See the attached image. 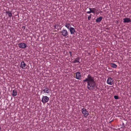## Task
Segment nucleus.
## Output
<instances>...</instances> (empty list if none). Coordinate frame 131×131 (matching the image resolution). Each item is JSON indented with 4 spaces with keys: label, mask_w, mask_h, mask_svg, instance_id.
Listing matches in <instances>:
<instances>
[{
    "label": "nucleus",
    "mask_w": 131,
    "mask_h": 131,
    "mask_svg": "<svg viewBox=\"0 0 131 131\" xmlns=\"http://www.w3.org/2000/svg\"><path fill=\"white\" fill-rule=\"evenodd\" d=\"M84 82H87V88L90 90H95L97 88L96 84L94 80V78L89 74L85 80Z\"/></svg>",
    "instance_id": "nucleus-1"
},
{
    "label": "nucleus",
    "mask_w": 131,
    "mask_h": 131,
    "mask_svg": "<svg viewBox=\"0 0 131 131\" xmlns=\"http://www.w3.org/2000/svg\"><path fill=\"white\" fill-rule=\"evenodd\" d=\"M49 100V98L47 96H43L41 100V102L44 104L48 102Z\"/></svg>",
    "instance_id": "nucleus-2"
},
{
    "label": "nucleus",
    "mask_w": 131,
    "mask_h": 131,
    "mask_svg": "<svg viewBox=\"0 0 131 131\" xmlns=\"http://www.w3.org/2000/svg\"><path fill=\"white\" fill-rule=\"evenodd\" d=\"M81 112L83 114L85 117H86L89 114L88 111L84 108L82 109Z\"/></svg>",
    "instance_id": "nucleus-3"
},
{
    "label": "nucleus",
    "mask_w": 131,
    "mask_h": 131,
    "mask_svg": "<svg viewBox=\"0 0 131 131\" xmlns=\"http://www.w3.org/2000/svg\"><path fill=\"white\" fill-rule=\"evenodd\" d=\"M61 35L64 37H66L68 35L67 31L65 29H63L61 32Z\"/></svg>",
    "instance_id": "nucleus-4"
},
{
    "label": "nucleus",
    "mask_w": 131,
    "mask_h": 131,
    "mask_svg": "<svg viewBox=\"0 0 131 131\" xmlns=\"http://www.w3.org/2000/svg\"><path fill=\"white\" fill-rule=\"evenodd\" d=\"M107 83L109 85H112L114 84V80L112 78L109 77L107 79Z\"/></svg>",
    "instance_id": "nucleus-5"
},
{
    "label": "nucleus",
    "mask_w": 131,
    "mask_h": 131,
    "mask_svg": "<svg viewBox=\"0 0 131 131\" xmlns=\"http://www.w3.org/2000/svg\"><path fill=\"white\" fill-rule=\"evenodd\" d=\"M19 47L22 49H25L27 47L26 45L24 43H20L18 44Z\"/></svg>",
    "instance_id": "nucleus-6"
},
{
    "label": "nucleus",
    "mask_w": 131,
    "mask_h": 131,
    "mask_svg": "<svg viewBox=\"0 0 131 131\" xmlns=\"http://www.w3.org/2000/svg\"><path fill=\"white\" fill-rule=\"evenodd\" d=\"M26 66V65L25 63L24 62L22 61L21 62L20 67L22 69H25Z\"/></svg>",
    "instance_id": "nucleus-7"
},
{
    "label": "nucleus",
    "mask_w": 131,
    "mask_h": 131,
    "mask_svg": "<svg viewBox=\"0 0 131 131\" xmlns=\"http://www.w3.org/2000/svg\"><path fill=\"white\" fill-rule=\"evenodd\" d=\"M124 23H128L131 21L130 19L129 18H125L123 19Z\"/></svg>",
    "instance_id": "nucleus-8"
},
{
    "label": "nucleus",
    "mask_w": 131,
    "mask_h": 131,
    "mask_svg": "<svg viewBox=\"0 0 131 131\" xmlns=\"http://www.w3.org/2000/svg\"><path fill=\"white\" fill-rule=\"evenodd\" d=\"M69 30H70V34L72 35L74 34L75 32L74 28L73 27H71Z\"/></svg>",
    "instance_id": "nucleus-9"
},
{
    "label": "nucleus",
    "mask_w": 131,
    "mask_h": 131,
    "mask_svg": "<svg viewBox=\"0 0 131 131\" xmlns=\"http://www.w3.org/2000/svg\"><path fill=\"white\" fill-rule=\"evenodd\" d=\"M81 77V74L79 72H77L76 73V78L78 80H80Z\"/></svg>",
    "instance_id": "nucleus-10"
},
{
    "label": "nucleus",
    "mask_w": 131,
    "mask_h": 131,
    "mask_svg": "<svg viewBox=\"0 0 131 131\" xmlns=\"http://www.w3.org/2000/svg\"><path fill=\"white\" fill-rule=\"evenodd\" d=\"M65 26L68 29L71 27V26L69 23H66L65 24Z\"/></svg>",
    "instance_id": "nucleus-11"
},
{
    "label": "nucleus",
    "mask_w": 131,
    "mask_h": 131,
    "mask_svg": "<svg viewBox=\"0 0 131 131\" xmlns=\"http://www.w3.org/2000/svg\"><path fill=\"white\" fill-rule=\"evenodd\" d=\"M79 58L78 57L76 59H74V61H72V62L74 63H75L77 62H79V63H80V62L79 61Z\"/></svg>",
    "instance_id": "nucleus-12"
},
{
    "label": "nucleus",
    "mask_w": 131,
    "mask_h": 131,
    "mask_svg": "<svg viewBox=\"0 0 131 131\" xmlns=\"http://www.w3.org/2000/svg\"><path fill=\"white\" fill-rule=\"evenodd\" d=\"M42 91L44 92L45 93H48L49 92V89L47 88L44 89L42 90Z\"/></svg>",
    "instance_id": "nucleus-13"
},
{
    "label": "nucleus",
    "mask_w": 131,
    "mask_h": 131,
    "mask_svg": "<svg viewBox=\"0 0 131 131\" xmlns=\"http://www.w3.org/2000/svg\"><path fill=\"white\" fill-rule=\"evenodd\" d=\"M102 17L101 16L99 18H97L96 20V22H100L102 19Z\"/></svg>",
    "instance_id": "nucleus-14"
},
{
    "label": "nucleus",
    "mask_w": 131,
    "mask_h": 131,
    "mask_svg": "<svg viewBox=\"0 0 131 131\" xmlns=\"http://www.w3.org/2000/svg\"><path fill=\"white\" fill-rule=\"evenodd\" d=\"M12 95L13 96H15L17 95V92L16 90H13Z\"/></svg>",
    "instance_id": "nucleus-15"
},
{
    "label": "nucleus",
    "mask_w": 131,
    "mask_h": 131,
    "mask_svg": "<svg viewBox=\"0 0 131 131\" xmlns=\"http://www.w3.org/2000/svg\"><path fill=\"white\" fill-rule=\"evenodd\" d=\"M89 9H91V10L92 13H93L94 14L95 13L96 11V9L95 8H89Z\"/></svg>",
    "instance_id": "nucleus-16"
},
{
    "label": "nucleus",
    "mask_w": 131,
    "mask_h": 131,
    "mask_svg": "<svg viewBox=\"0 0 131 131\" xmlns=\"http://www.w3.org/2000/svg\"><path fill=\"white\" fill-rule=\"evenodd\" d=\"M111 67L113 68H116L117 67V65L114 63H111Z\"/></svg>",
    "instance_id": "nucleus-17"
},
{
    "label": "nucleus",
    "mask_w": 131,
    "mask_h": 131,
    "mask_svg": "<svg viewBox=\"0 0 131 131\" xmlns=\"http://www.w3.org/2000/svg\"><path fill=\"white\" fill-rule=\"evenodd\" d=\"M6 13L8 15V16L9 17H11L12 16V14L11 13L9 12H6Z\"/></svg>",
    "instance_id": "nucleus-18"
},
{
    "label": "nucleus",
    "mask_w": 131,
    "mask_h": 131,
    "mask_svg": "<svg viewBox=\"0 0 131 131\" xmlns=\"http://www.w3.org/2000/svg\"><path fill=\"white\" fill-rule=\"evenodd\" d=\"M114 97L115 99H118V97L117 96H114Z\"/></svg>",
    "instance_id": "nucleus-19"
},
{
    "label": "nucleus",
    "mask_w": 131,
    "mask_h": 131,
    "mask_svg": "<svg viewBox=\"0 0 131 131\" xmlns=\"http://www.w3.org/2000/svg\"><path fill=\"white\" fill-rule=\"evenodd\" d=\"M91 17V15L90 14L88 17V19L89 20H90Z\"/></svg>",
    "instance_id": "nucleus-20"
},
{
    "label": "nucleus",
    "mask_w": 131,
    "mask_h": 131,
    "mask_svg": "<svg viewBox=\"0 0 131 131\" xmlns=\"http://www.w3.org/2000/svg\"><path fill=\"white\" fill-rule=\"evenodd\" d=\"M90 11H88L86 12V13L88 14H90L92 13L91 11V9H89Z\"/></svg>",
    "instance_id": "nucleus-21"
},
{
    "label": "nucleus",
    "mask_w": 131,
    "mask_h": 131,
    "mask_svg": "<svg viewBox=\"0 0 131 131\" xmlns=\"http://www.w3.org/2000/svg\"><path fill=\"white\" fill-rule=\"evenodd\" d=\"M69 53L70 54V56L71 57L72 56V52H71V51H69Z\"/></svg>",
    "instance_id": "nucleus-22"
},
{
    "label": "nucleus",
    "mask_w": 131,
    "mask_h": 131,
    "mask_svg": "<svg viewBox=\"0 0 131 131\" xmlns=\"http://www.w3.org/2000/svg\"><path fill=\"white\" fill-rule=\"evenodd\" d=\"M1 130V127H0V131Z\"/></svg>",
    "instance_id": "nucleus-23"
},
{
    "label": "nucleus",
    "mask_w": 131,
    "mask_h": 131,
    "mask_svg": "<svg viewBox=\"0 0 131 131\" xmlns=\"http://www.w3.org/2000/svg\"><path fill=\"white\" fill-rule=\"evenodd\" d=\"M30 0V1H31V0Z\"/></svg>",
    "instance_id": "nucleus-24"
}]
</instances>
